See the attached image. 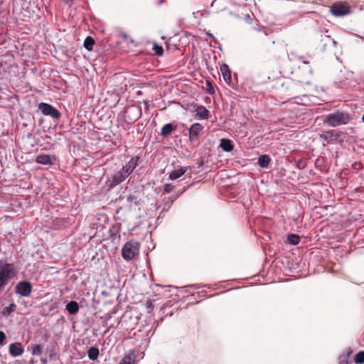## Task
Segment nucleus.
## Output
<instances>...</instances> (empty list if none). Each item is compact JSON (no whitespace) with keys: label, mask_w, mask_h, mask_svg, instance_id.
I'll return each instance as SVG.
<instances>
[{"label":"nucleus","mask_w":364,"mask_h":364,"mask_svg":"<svg viewBox=\"0 0 364 364\" xmlns=\"http://www.w3.org/2000/svg\"><path fill=\"white\" fill-rule=\"evenodd\" d=\"M136 161H129L122 169L113 174L112 177L109 178L106 183L109 188H113L125 181L136 167Z\"/></svg>","instance_id":"f257e3e1"},{"label":"nucleus","mask_w":364,"mask_h":364,"mask_svg":"<svg viewBox=\"0 0 364 364\" xmlns=\"http://www.w3.org/2000/svg\"><path fill=\"white\" fill-rule=\"evenodd\" d=\"M15 275L14 264L9 263L6 259H0V294L4 291L10 280Z\"/></svg>","instance_id":"f03ea898"},{"label":"nucleus","mask_w":364,"mask_h":364,"mask_svg":"<svg viewBox=\"0 0 364 364\" xmlns=\"http://www.w3.org/2000/svg\"><path fill=\"white\" fill-rule=\"evenodd\" d=\"M350 117L348 113L336 112L329 114L326 117L324 122L331 127H337L346 124L350 121Z\"/></svg>","instance_id":"7ed1b4c3"},{"label":"nucleus","mask_w":364,"mask_h":364,"mask_svg":"<svg viewBox=\"0 0 364 364\" xmlns=\"http://www.w3.org/2000/svg\"><path fill=\"white\" fill-rule=\"evenodd\" d=\"M139 242L134 240L129 241L124 244L122 249V256L126 261H130L134 258L139 252Z\"/></svg>","instance_id":"20e7f679"},{"label":"nucleus","mask_w":364,"mask_h":364,"mask_svg":"<svg viewBox=\"0 0 364 364\" xmlns=\"http://www.w3.org/2000/svg\"><path fill=\"white\" fill-rule=\"evenodd\" d=\"M200 333L201 327L199 322H194L184 329V338L195 341L199 338Z\"/></svg>","instance_id":"39448f33"},{"label":"nucleus","mask_w":364,"mask_h":364,"mask_svg":"<svg viewBox=\"0 0 364 364\" xmlns=\"http://www.w3.org/2000/svg\"><path fill=\"white\" fill-rule=\"evenodd\" d=\"M38 110L45 116H50L53 119H58L60 117V112L53 105L42 102L38 105Z\"/></svg>","instance_id":"423d86ee"},{"label":"nucleus","mask_w":364,"mask_h":364,"mask_svg":"<svg viewBox=\"0 0 364 364\" xmlns=\"http://www.w3.org/2000/svg\"><path fill=\"white\" fill-rule=\"evenodd\" d=\"M125 119L129 123H133L141 117V108L135 106L128 107L124 112Z\"/></svg>","instance_id":"0eeeda50"},{"label":"nucleus","mask_w":364,"mask_h":364,"mask_svg":"<svg viewBox=\"0 0 364 364\" xmlns=\"http://www.w3.org/2000/svg\"><path fill=\"white\" fill-rule=\"evenodd\" d=\"M32 285L30 282L22 281L17 284L16 287V292L21 296L27 297L31 294Z\"/></svg>","instance_id":"6e6552de"},{"label":"nucleus","mask_w":364,"mask_h":364,"mask_svg":"<svg viewBox=\"0 0 364 364\" xmlns=\"http://www.w3.org/2000/svg\"><path fill=\"white\" fill-rule=\"evenodd\" d=\"M331 11L335 16H343L350 13V8L345 3H335L331 7Z\"/></svg>","instance_id":"1a4fd4ad"},{"label":"nucleus","mask_w":364,"mask_h":364,"mask_svg":"<svg viewBox=\"0 0 364 364\" xmlns=\"http://www.w3.org/2000/svg\"><path fill=\"white\" fill-rule=\"evenodd\" d=\"M191 107L194 109V117L196 119H208L209 118V111L205 106L192 104Z\"/></svg>","instance_id":"9d476101"},{"label":"nucleus","mask_w":364,"mask_h":364,"mask_svg":"<svg viewBox=\"0 0 364 364\" xmlns=\"http://www.w3.org/2000/svg\"><path fill=\"white\" fill-rule=\"evenodd\" d=\"M339 136H340L339 132H337L336 130L325 131L322 134H320V138L324 142H326L328 144L333 143V142L336 141Z\"/></svg>","instance_id":"9b49d317"},{"label":"nucleus","mask_w":364,"mask_h":364,"mask_svg":"<svg viewBox=\"0 0 364 364\" xmlns=\"http://www.w3.org/2000/svg\"><path fill=\"white\" fill-rule=\"evenodd\" d=\"M9 352L12 357H17L23 353L24 348L21 343L15 342L9 345Z\"/></svg>","instance_id":"f8f14e48"},{"label":"nucleus","mask_w":364,"mask_h":364,"mask_svg":"<svg viewBox=\"0 0 364 364\" xmlns=\"http://www.w3.org/2000/svg\"><path fill=\"white\" fill-rule=\"evenodd\" d=\"M137 355L136 350H132L128 354L125 355L120 360L119 364H136L137 363Z\"/></svg>","instance_id":"ddd939ff"},{"label":"nucleus","mask_w":364,"mask_h":364,"mask_svg":"<svg viewBox=\"0 0 364 364\" xmlns=\"http://www.w3.org/2000/svg\"><path fill=\"white\" fill-rule=\"evenodd\" d=\"M188 171V167L178 166L174 167V169L168 173V178L171 180H176L181 177Z\"/></svg>","instance_id":"4468645a"},{"label":"nucleus","mask_w":364,"mask_h":364,"mask_svg":"<svg viewBox=\"0 0 364 364\" xmlns=\"http://www.w3.org/2000/svg\"><path fill=\"white\" fill-rule=\"evenodd\" d=\"M203 126L200 123H194L189 129V139L191 141L197 139L199 133L203 130Z\"/></svg>","instance_id":"2eb2a0df"},{"label":"nucleus","mask_w":364,"mask_h":364,"mask_svg":"<svg viewBox=\"0 0 364 364\" xmlns=\"http://www.w3.org/2000/svg\"><path fill=\"white\" fill-rule=\"evenodd\" d=\"M132 318L130 316L127 318V315H123V316L121 318L120 321H119L118 325L120 326V328H124L126 331H133L134 329V327H132Z\"/></svg>","instance_id":"dca6fc26"},{"label":"nucleus","mask_w":364,"mask_h":364,"mask_svg":"<svg viewBox=\"0 0 364 364\" xmlns=\"http://www.w3.org/2000/svg\"><path fill=\"white\" fill-rule=\"evenodd\" d=\"M220 72L223 75L224 80L228 84H230L232 80L231 73L228 66L226 64H223V65L220 66Z\"/></svg>","instance_id":"f3484780"},{"label":"nucleus","mask_w":364,"mask_h":364,"mask_svg":"<svg viewBox=\"0 0 364 364\" xmlns=\"http://www.w3.org/2000/svg\"><path fill=\"white\" fill-rule=\"evenodd\" d=\"M79 304L75 301H71L65 306V309L71 315H75L79 311Z\"/></svg>","instance_id":"a211bd4d"},{"label":"nucleus","mask_w":364,"mask_h":364,"mask_svg":"<svg viewBox=\"0 0 364 364\" xmlns=\"http://www.w3.org/2000/svg\"><path fill=\"white\" fill-rule=\"evenodd\" d=\"M176 129V126H173L171 123L166 124L162 128L161 131V134L164 137H167L170 135L175 129Z\"/></svg>","instance_id":"6ab92c4d"},{"label":"nucleus","mask_w":364,"mask_h":364,"mask_svg":"<svg viewBox=\"0 0 364 364\" xmlns=\"http://www.w3.org/2000/svg\"><path fill=\"white\" fill-rule=\"evenodd\" d=\"M220 146L225 151H230L233 149V145L232 144V141L227 139H222L220 140Z\"/></svg>","instance_id":"aec40b11"},{"label":"nucleus","mask_w":364,"mask_h":364,"mask_svg":"<svg viewBox=\"0 0 364 364\" xmlns=\"http://www.w3.org/2000/svg\"><path fill=\"white\" fill-rule=\"evenodd\" d=\"M88 357L92 360H95L99 356V350L97 348L91 347L87 351Z\"/></svg>","instance_id":"412c9836"},{"label":"nucleus","mask_w":364,"mask_h":364,"mask_svg":"<svg viewBox=\"0 0 364 364\" xmlns=\"http://www.w3.org/2000/svg\"><path fill=\"white\" fill-rule=\"evenodd\" d=\"M287 241L289 244L296 245L300 242V237L296 234H289L287 236Z\"/></svg>","instance_id":"4be33fe9"},{"label":"nucleus","mask_w":364,"mask_h":364,"mask_svg":"<svg viewBox=\"0 0 364 364\" xmlns=\"http://www.w3.org/2000/svg\"><path fill=\"white\" fill-rule=\"evenodd\" d=\"M95 44L94 39L90 37L87 36L84 41V47L89 51L92 50L93 48V46Z\"/></svg>","instance_id":"5701e85b"},{"label":"nucleus","mask_w":364,"mask_h":364,"mask_svg":"<svg viewBox=\"0 0 364 364\" xmlns=\"http://www.w3.org/2000/svg\"><path fill=\"white\" fill-rule=\"evenodd\" d=\"M43 353V346L41 344H35L31 346V354L39 355Z\"/></svg>","instance_id":"b1692460"},{"label":"nucleus","mask_w":364,"mask_h":364,"mask_svg":"<svg viewBox=\"0 0 364 364\" xmlns=\"http://www.w3.org/2000/svg\"><path fill=\"white\" fill-rule=\"evenodd\" d=\"M354 362L356 364L364 363V351H359L354 357Z\"/></svg>","instance_id":"393cba45"},{"label":"nucleus","mask_w":364,"mask_h":364,"mask_svg":"<svg viewBox=\"0 0 364 364\" xmlns=\"http://www.w3.org/2000/svg\"><path fill=\"white\" fill-rule=\"evenodd\" d=\"M16 305L14 303L11 304L9 306L5 307L3 309L4 315H9L11 313L14 312L16 310Z\"/></svg>","instance_id":"a878e982"},{"label":"nucleus","mask_w":364,"mask_h":364,"mask_svg":"<svg viewBox=\"0 0 364 364\" xmlns=\"http://www.w3.org/2000/svg\"><path fill=\"white\" fill-rule=\"evenodd\" d=\"M350 353L347 355H341L339 358L340 364H350L351 361L349 359Z\"/></svg>","instance_id":"bb28decb"},{"label":"nucleus","mask_w":364,"mask_h":364,"mask_svg":"<svg viewBox=\"0 0 364 364\" xmlns=\"http://www.w3.org/2000/svg\"><path fill=\"white\" fill-rule=\"evenodd\" d=\"M153 50L158 56H161L164 53V49L161 46L154 43Z\"/></svg>","instance_id":"cd10ccee"},{"label":"nucleus","mask_w":364,"mask_h":364,"mask_svg":"<svg viewBox=\"0 0 364 364\" xmlns=\"http://www.w3.org/2000/svg\"><path fill=\"white\" fill-rule=\"evenodd\" d=\"M175 188V186L171 183H166L164 186V191L166 193H170Z\"/></svg>","instance_id":"c85d7f7f"},{"label":"nucleus","mask_w":364,"mask_h":364,"mask_svg":"<svg viewBox=\"0 0 364 364\" xmlns=\"http://www.w3.org/2000/svg\"><path fill=\"white\" fill-rule=\"evenodd\" d=\"M291 162H294V164L299 168H304L306 167L307 163V161H290Z\"/></svg>","instance_id":"c756f323"},{"label":"nucleus","mask_w":364,"mask_h":364,"mask_svg":"<svg viewBox=\"0 0 364 364\" xmlns=\"http://www.w3.org/2000/svg\"><path fill=\"white\" fill-rule=\"evenodd\" d=\"M127 201L131 204L134 203L136 205H138L137 196L134 195H129L127 198Z\"/></svg>","instance_id":"7c9ffc66"},{"label":"nucleus","mask_w":364,"mask_h":364,"mask_svg":"<svg viewBox=\"0 0 364 364\" xmlns=\"http://www.w3.org/2000/svg\"><path fill=\"white\" fill-rule=\"evenodd\" d=\"M6 343V336L4 332L0 331V346H4Z\"/></svg>","instance_id":"2f4dec72"},{"label":"nucleus","mask_w":364,"mask_h":364,"mask_svg":"<svg viewBox=\"0 0 364 364\" xmlns=\"http://www.w3.org/2000/svg\"><path fill=\"white\" fill-rule=\"evenodd\" d=\"M207 90L210 94L215 93V88L210 81L206 82Z\"/></svg>","instance_id":"473e14b6"},{"label":"nucleus","mask_w":364,"mask_h":364,"mask_svg":"<svg viewBox=\"0 0 364 364\" xmlns=\"http://www.w3.org/2000/svg\"><path fill=\"white\" fill-rule=\"evenodd\" d=\"M269 161H257V164H258L261 168H264L268 167Z\"/></svg>","instance_id":"72a5a7b5"},{"label":"nucleus","mask_w":364,"mask_h":364,"mask_svg":"<svg viewBox=\"0 0 364 364\" xmlns=\"http://www.w3.org/2000/svg\"><path fill=\"white\" fill-rule=\"evenodd\" d=\"M36 159L40 160V159H51L50 156L48 155H39L37 156Z\"/></svg>","instance_id":"f704fd0d"},{"label":"nucleus","mask_w":364,"mask_h":364,"mask_svg":"<svg viewBox=\"0 0 364 364\" xmlns=\"http://www.w3.org/2000/svg\"><path fill=\"white\" fill-rule=\"evenodd\" d=\"M38 163H40L43 165H52L54 164L52 161H36Z\"/></svg>","instance_id":"c9c22d12"},{"label":"nucleus","mask_w":364,"mask_h":364,"mask_svg":"<svg viewBox=\"0 0 364 364\" xmlns=\"http://www.w3.org/2000/svg\"><path fill=\"white\" fill-rule=\"evenodd\" d=\"M146 307L149 309V311H151V310H153L154 306L152 304V302L150 300L147 301Z\"/></svg>","instance_id":"e433bc0d"},{"label":"nucleus","mask_w":364,"mask_h":364,"mask_svg":"<svg viewBox=\"0 0 364 364\" xmlns=\"http://www.w3.org/2000/svg\"><path fill=\"white\" fill-rule=\"evenodd\" d=\"M74 1L75 0H63V1L69 6H71L73 4Z\"/></svg>","instance_id":"4c0bfd02"},{"label":"nucleus","mask_w":364,"mask_h":364,"mask_svg":"<svg viewBox=\"0 0 364 364\" xmlns=\"http://www.w3.org/2000/svg\"><path fill=\"white\" fill-rule=\"evenodd\" d=\"M352 166H353V168L355 169H359V168H362V165H361L360 162H359V163L356 162L354 164H353Z\"/></svg>","instance_id":"58836bf2"},{"label":"nucleus","mask_w":364,"mask_h":364,"mask_svg":"<svg viewBox=\"0 0 364 364\" xmlns=\"http://www.w3.org/2000/svg\"><path fill=\"white\" fill-rule=\"evenodd\" d=\"M258 159L262 160V159H269L267 155H262L258 158Z\"/></svg>","instance_id":"ea45409f"},{"label":"nucleus","mask_w":364,"mask_h":364,"mask_svg":"<svg viewBox=\"0 0 364 364\" xmlns=\"http://www.w3.org/2000/svg\"><path fill=\"white\" fill-rule=\"evenodd\" d=\"M204 164V161H198V168H200Z\"/></svg>","instance_id":"a19ab883"},{"label":"nucleus","mask_w":364,"mask_h":364,"mask_svg":"<svg viewBox=\"0 0 364 364\" xmlns=\"http://www.w3.org/2000/svg\"><path fill=\"white\" fill-rule=\"evenodd\" d=\"M207 35L212 39L215 40V37L213 36V34L210 33H207Z\"/></svg>","instance_id":"79ce46f5"},{"label":"nucleus","mask_w":364,"mask_h":364,"mask_svg":"<svg viewBox=\"0 0 364 364\" xmlns=\"http://www.w3.org/2000/svg\"><path fill=\"white\" fill-rule=\"evenodd\" d=\"M23 188H28V189H29V188H31V185L30 183H28V184H27V186H23Z\"/></svg>","instance_id":"37998d69"},{"label":"nucleus","mask_w":364,"mask_h":364,"mask_svg":"<svg viewBox=\"0 0 364 364\" xmlns=\"http://www.w3.org/2000/svg\"><path fill=\"white\" fill-rule=\"evenodd\" d=\"M322 161H318V160H316L315 161V164H317L318 162H321Z\"/></svg>","instance_id":"c03bdc74"},{"label":"nucleus","mask_w":364,"mask_h":364,"mask_svg":"<svg viewBox=\"0 0 364 364\" xmlns=\"http://www.w3.org/2000/svg\"><path fill=\"white\" fill-rule=\"evenodd\" d=\"M362 119H363V122H364V114L363 115Z\"/></svg>","instance_id":"a18cd8bd"}]
</instances>
